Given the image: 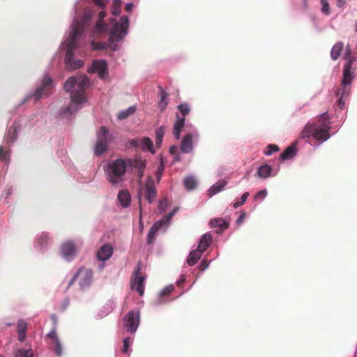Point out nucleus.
I'll return each instance as SVG.
<instances>
[{
	"label": "nucleus",
	"instance_id": "3",
	"mask_svg": "<svg viewBox=\"0 0 357 357\" xmlns=\"http://www.w3.org/2000/svg\"><path fill=\"white\" fill-rule=\"evenodd\" d=\"M105 17V12L102 10L98 14V20L96 24L95 28L98 33H102L107 32L109 35V42L112 43L111 49L116 50L117 45L115 42H119L126 36L127 30L129 26V19L128 16L123 15L121 17L119 22L115 20H111L109 24L102 22L103 18Z\"/></svg>",
	"mask_w": 357,
	"mask_h": 357
},
{
	"label": "nucleus",
	"instance_id": "29",
	"mask_svg": "<svg viewBox=\"0 0 357 357\" xmlns=\"http://www.w3.org/2000/svg\"><path fill=\"white\" fill-rule=\"evenodd\" d=\"M193 135H185L181 143V151L183 153H189L193 149Z\"/></svg>",
	"mask_w": 357,
	"mask_h": 357
},
{
	"label": "nucleus",
	"instance_id": "51",
	"mask_svg": "<svg viewBox=\"0 0 357 357\" xmlns=\"http://www.w3.org/2000/svg\"><path fill=\"white\" fill-rule=\"evenodd\" d=\"M139 139H129L126 142L125 146L127 149L137 148L139 146Z\"/></svg>",
	"mask_w": 357,
	"mask_h": 357
},
{
	"label": "nucleus",
	"instance_id": "21",
	"mask_svg": "<svg viewBox=\"0 0 357 357\" xmlns=\"http://www.w3.org/2000/svg\"><path fill=\"white\" fill-rule=\"evenodd\" d=\"M113 254V248L109 244H104L97 252V258L101 262H105Z\"/></svg>",
	"mask_w": 357,
	"mask_h": 357
},
{
	"label": "nucleus",
	"instance_id": "4",
	"mask_svg": "<svg viewBox=\"0 0 357 357\" xmlns=\"http://www.w3.org/2000/svg\"><path fill=\"white\" fill-rule=\"evenodd\" d=\"M351 50L347 46L344 54V59L347 62L344 66L342 79L340 86L335 91L337 104L340 109L345 107V102L348 98L351 91V84L354 77V74L357 68L355 61L351 59Z\"/></svg>",
	"mask_w": 357,
	"mask_h": 357
},
{
	"label": "nucleus",
	"instance_id": "35",
	"mask_svg": "<svg viewBox=\"0 0 357 357\" xmlns=\"http://www.w3.org/2000/svg\"><path fill=\"white\" fill-rule=\"evenodd\" d=\"M343 47L344 44L342 42H337L333 45L331 51V56L332 59L337 60L340 57L343 50Z\"/></svg>",
	"mask_w": 357,
	"mask_h": 357
},
{
	"label": "nucleus",
	"instance_id": "20",
	"mask_svg": "<svg viewBox=\"0 0 357 357\" xmlns=\"http://www.w3.org/2000/svg\"><path fill=\"white\" fill-rule=\"evenodd\" d=\"M227 184L228 181L225 179H222L217 181L208 188L206 192V195L208 197H213L214 195L224 190Z\"/></svg>",
	"mask_w": 357,
	"mask_h": 357
},
{
	"label": "nucleus",
	"instance_id": "25",
	"mask_svg": "<svg viewBox=\"0 0 357 357\" xmlns=\"http://www.w3.org/2000/svg\"><path fill=\"white\" fill-rule=\"evenodd\" d=\"M108 149V142L107 138L98 139L93 146V153L96 156H100Z\"/></svg>",
	"mask_w": 357,
	"mask_h": 357
},
{
	"label": "nucleus",
	"instance_id": "47",
	"mask_svg": "<svg viewBox=\"0 0 357 357\" xmlns=\"http://www.w3.org/2000/svg\"><path fill=\"white\" fill-rule=\"evenodd\" d=\"M28 324L24 319H19L17 323V332H26L27 330Z\"/></svg>",
	"mask_w": 357,
	"mask_h": 357
},
{
	"label": "nucleus",
	"instance_id": "31",
	"mask_svg": "<svg viewBox=\"0 0 357 357\" xmlns=\"http://www.w3.org/2000/svg\"><path fill=\"white\" fill-rule=\"evenodd\" d=\"M211 227H219L222 230H225L229 227V222L222 218H213L210 220Z\"/></svg>",
	"mask_w": 357,
	"mask_h": 357
},
{
	"label": "nucleus",
	"instance_id": "59",
	"mask_svg": "<svg viewBox=\"0 0 357 357\" xmlns=\"http://www.w3.org/2000/svg\"><path fill=\"white\" fill-rule=\"evenodd\" d=\"M47 337L53 339L54 342L59 340L54 328L47 334Z\"/></svg>",
	"mask_w": 357,
	"mask_h": 357
},
{
	"label": "nucleus",
	"instance_id": "26",
	"mask_svg": "<svg viewBox=\"0 0 357 357\" xmlns=\"http://www.w3.org/2000/svg\"><path fill=\"white\" fill-rule=\"evenodd\" d=\"M174 289V284H169L167 285L166 287H165L163 289H162V290L160 291V292L158 295V298L157 301L154 303V305L158 306L160 305L167 303L169 302V301L164 299L162 297L164 296L171 293L172 291H173Z\"/></svg>",
	"mask_w": 357,
	"mask_h": 357
},
{
	"label": "nucleus",
	"instance_id": "18",
	"mask_svg": "<svg viewBox=\"0 0 357 357\" xmlns=\"http://www.w3.org/2000/svg\"><path fill=\"white\" fill-rule=\"evenodd\" d=\"M297 144V141H295L282 151L280 154V161L281 163L285 160H291L296 156L298 152Z\"/></svg>",
	"mask_w": 357,
	"mask_h": 357
},
{
	"label": "nucleus",
	"instance_id": "39",
	"mask_svg": "<svg viewBox=\"0 0 357 357\" xmlns=\"http://www.w3.org/2000/svg\"><path fill=\"white\" fill-rule=\"evenodd\" d=\"M184 123L185 117L180 118L178 115H177V121L175 122L173 127V134H180L184 126Z\"/></svg>",
	"mask_w": 357,
	"mask_h": 357
},
{
	"label": "nucleus",
	"instance_id": "5",
	"mask_svg": "<svg viewBox=\"0 0 357 357\" xmlns=\"http://www.w3.org/2000/svg\"><path fill=\"white\" fill-rule=\"evenodd\" d=\"M103 170L107 180L112 185H117L124 181L127 172L126 163L124 158H116L109 160L103 166Z\"/></svg>",
	"mask_w": 357,
	"mask_h": 357
},
{
	"label": "nucleus",
	"instance_id": "42",
	"mask_svg": "<svg viewBox=\"0 0 357 357\" xmlns=\"http://www.w3.org/2000/svg\"><path fill=\"white\" fill-rule=\"evenodd\" d=\"M249 195H250V193L248 192H244L241 195L239 200L231 203V205L232 206L233 208H237L241 206L246 202V200H247L248 197H249Z\"/></svg>",
	"mask_w": 357,
	"mask_h": 357
},
{
	"label": "nucleus",
	"instance_id": "49",
	"mask_svg": "<svg viewBox=\"0 0 357 357\" xmlns=\"http://www.w3.org/2000/svg\"><path fill=\"white\" fill-rule=\"evenodd\" d=\"M54 344L55 347L54 348L53 351L58 357H60L63 354V347L61 342L59 340H56V341L54 342Z\"/></svg>",
	"mask_w": 357,
	"mask_h": 357
},
{
	"label": "nucleus",
	"instance_id": "63",
	"mask_svg": "<svg viewBox=\"0 0 357 357\" xmlns=\"http://www.w3.org/2000/svg\"><path fill=\"white\" fill-rule=\"evenodd\" d=\"M133 8V4L131 3H127L125 6V10L127 12H130Z\"/></svg>",
	"mask_w": 357,
	"mask_h": 357
},
{
	"label": "nucleus",
	"instance_id": "62",
	"mask_svg": "<svg viewBox=\"0 0 357 357\" xmlns=\"http://www.w3.org/2000/svg\"><path fill=\"white\" fill-rule=\"evenodd\" d=\"M13 191L10 187L6 188L5 190L6 198H8L12 194Z\"/></svg>",
	"mask_w": 357,
	"mask_h": 357
},
{
	"label": "nucleus",
	"instance_id": "38",
	"mask_svg": "<svg viewBox=\"0 0 357 357\" xmlns=\"http://www.w3.org/2000/svg\"><path fill=\"white\" fill-rule=\"evenodd\" d=\"M135 111L136 107L135 106H130L128 109L121 111L118 114L117 118L120 120L126 119L128 116L132 115Z\"/></svg>",
	"mask_w": 357,
	"mask_h": 357
},
{
	"label": "nucleus",
	"instance_id": "15",
	"mask_svg": "<svg viewBox=\"0 0 357 357\" xmlns=\"http://www.w3.org/2000/svg\"><path fill=\"white\" fill-rule=\"evenodd\" d=\"M88 72L97 73L101 79H104L108 75L107 64L104 60H95L92 62Z\"/></svg>",
	"mask_w": 357,
	"mask_h": 357
},
{
	"label": "nucleus",
	"instance_id": "60",
	"mask_svg": "<svg viewBox=\"0 0 357 357\" xmlns=\"http://www.w3.org/2000/svg\"><path fill=\"white\" fill-rule=\"evenodd\" d=\"M26 337V332H17V338L18 340L20 342H22L24 341Z\"/></svg>",
	"mask_w": 357,
	"mask_h": 357
},
{
	"label": "nucleus",
	"instance_id": "6",
	"mask_svg": "<svg viewBox=\"0 0 357 357\" xmlns=\"http://www.w3.org/2000/svg\"><path fill=\"white\" fill-rule=\"evenodd\" d=\"M330 122L326 114L321 116L317 123H308L303 134H328Z\"/></svg>",
	"mask_w": 357,
	"mask_h": 357
},
{
	"label": "nucleus",
	"instance_id": "50",
	"mask_svg": "<svg viewBox=\"0 0 357 357\" xmlns=\"http://www.w3.org/2000/svg\"><path fill=\"white\" fill-rule=\"evenodd\" d=\"M178 110L183 115V117H185V115L188 114L190 112V107L188 104L187 103H182L178 105L177 107Z\"/></svg>",
	"mask_w": 357,
	"mask_h": 357
},
{
	"label": "nucleus",
	"instance_id": "45",
	"mask_svg": "<svg viewBox=\"0 0 357 357\" xmlns=\"http://www.w3.org/2000/svg\"><path fill=\"white\" fill-rule=\"evenodd\" d=\"M132 340H130L129 337H125L123 340V348L122 353L124 354H130L132 349H130V344H132Z\"/></svg>",
	"mask_w": 357,
	"mask_h": 357
},
{
	"label": "nucleus",
	"instance_id": "34",
	"mask_svg": "<svg viewBox=\"0 0 357 357\" xmlns=\"http://www.w3.org/2000/svg\"><path fill=\"white\" fill-rule=\"evenodd\" d=\"M178 210L179 207L175 206L168 214L159 220H161L164 225V231H166L167 229L169 227L172 218Z\"/></svg>",
	"mask_w": 357,
	"mask_h": 357
},
{
	"label": "nucleus",
	"instance_id": "11",
	"mask_svg": "<svg viewBox=\"0 0 357 357\" xmlns=\"http://www.w3.org/2000/svg\"><path fill=\"white\" fill-rule=\"evenodd\" d=\"M18 135H5L3 139L4 145H0V161L4 162L5 165L8 167L10 160V151L6 148L12 146L17 139Z\"/></svg>",
	"mask_w": 357,
	"mask_h": 357
},
{
	"label": "nucleus",
	"instance_id": "17",
	"mask_svg": "<svg viewBox=\"0 0 357 357\" xmlns=\"http://www.w3.org/2000/svg\"><path fill=\"white\" fill-rule=\"evenodd\" d=\"M332 135H302L301 139L317 149L324 142H326Z\"/></svg>",
	"mask_w": 357,
	"mask_h": 357
},
{
	"label": "nucleus",
	"instance_id": "23",
	"mask_svg": "<svg viewBox=\"0 0 357 357\" xmlns=\"http://www.w3.org/2000/svg\"><path fill=\"white\" fill-rule=\"evenodd\" d=\"M213 236L210 232L205 233L200 237L198 244L196 246L202 252L206 251L212 244Z\"/></svg>",
	"mask_w": 357,
	"mask_h": 357
},
{
	"label": "nucleus",
	"instance_id": "16",
	"mask_svg": "<svg viewBox=\"0 0 357 357\" xmlns=\"http://www.w3.org/2000/svg\"><path fill=\"white\" fill-rule=\"evenodd\" d=\"M50 241L49 234L43 231L36 236L34 246L40 252H45L49 249Z\"/></svg>",
	"mask_w": 357,
	"mask_h": 357
},
{
	"label": "nucleus",
	"instance_id": "12",
	"mask_svg": "<svg viewBox=\"0 0 357 357\" xmlns=\"http://www.w3.org/2000/svg\"><path fill=\"white\" fill-rule=\"evenodd\" d=\"M81 278L79 281V287L82 291H87L93 282V272L91 269L84 268L81 273Z\"/></svg>",
	"mask_w": 357,
	"mask_h": 357
},
{
	"label": "nucleus",
	"instance_id": "1",
	"mask_svg": "<svg viewBox=\"0 0 357 357\" xmlns=\"http://www.w3.org/2000/svg\"><path fill=\"white\" fill-rule=\"evenodd\" d=\"M89 86V79L85 75L69 77L64 84V89L70 93L71 103L63 108L60 114L62 117L71 115L81 108L82 102L86 101L85 90Z\"/></svg>",
	"mask_w": 357,
	"mask_h": 357
},
{
	"label": "nucleus",
	"instance_id": "7",
	"mask_svg": "<svg viewBox=\"0 0 357 357\" xmlns=\"http://www.w3.org/2000/svg\"><path fill=\"white\" fill-rule=\"evenodd\" d=\"M54 88L53 80L51 77L48 75H45L41 82V84L38 86L32 95H29V98L31 96L35 98L36 100H38L43 97L48 96Z\"/></svg>",
	"mask_w": 357,
	"mask_h": 357
},
{
	"label": "nucleus",
	"instance_id": "32",
	"mask_svg": "<svg viewBox=\"0 0 357 357\" xmlns=\"http://www.w3.org/2000/svg\"><path fill=\"white\" fill-rule=\"evenodd\" d=\"M178 210L179 207L175 206L168 214L159 220H161L164 225V231H166L167 229L169 227L172 218Z\"/></svg>",
	"mask_w": 357,
	"mask_h": 357
},
{
	"label": "nucleus",
	"instance_id": "37",
	"mask_svg": "<svg viewBox=\"0 0 357 357\" xmlns=\"http://www.w3.org/2000/svg\"><path fill=\"white\" fill-rule=\"evenodd\" d=\"M183 184L186 190L192 191L197 186V181L193 176H189L183 180Z\"/></svg>",
	"mask_w": 357,
	"mask_h": 357
},
{
	"label": "nucleus",
	"instance_id": "24",
	"mask_svg": "<svg viewBox=\"0 0 357 357\" xmlns=\"http://www.w3.org/2000/svg\"><path fill=\"white\" fill-rule=\"evenodd\" d=\"M163 228L164 225L161 220H156L150 227L147 234V243L149 245L152 244L155 241V236L159 229Z\"/></svg>",
	"mask_w": 357,
	"mask_h": 357
},
{
	"label": "nucleus",
	"instance_id": "9",
	"mask_svg": "<svg viewBox=\"0 0 357 357\" xmlns=\"http://www.w3.org/2000/svg\"><path fill=\"white\" fill-rule=\"evenodd\" d=\"M124 160L126 163L127 171L133 172L135 170L137 172L138 176L141 178L146 167V160L139 156L124 158Z\"/></svg>",
	"mask_w": 357,
	"mask_h": 357
},
{
	"label": "nucleus",
	"instance_id": "10",
	"mask_svg": "<svg viewBox=\"0 0 357 357\" xmlns=\"http://www.w3.org/2000/svg\"><path fill=\"white\" fill-rule=\"evenodd\" d=\"M76 246L74 242L67 241L63 242L60 247V256L66 262L73 261L77 256Z\"/></svg>",
	"mask_w": 357,
	"mask_h": 357
},
{
	"label": "nucleus",
	"instance_id": "19",
	"mask_svg": "<svg viewBox=\"0 0 357 357\" xmlns=\"http://www.w3.org/2000/svg\"><path fill=\"white\" fill-rule=\"evenodd\" d=\"M145 198L149 204H152L157 195V191L154 186V181L151 176L147 178V181L145 184Z\"/></svg>",
	"mask_w": 357,
	"mask_h": 357
},
{
	"label": "nucleus",
	"instance_id": "57",
	"mask_svg": "<svg viewBox=\"0 0 357 357\" xmlns=\"http://www.w3.org/2000/svg\"><path fill=\"white\" fill-rule=\"evenodd\" d=\"M211 261H208L206 259H203L199 265V270L204 271H205L210 265Z\"/></svg>",
	"mask_w": 357,
	"mask_h": 357
},
{
	"label": "nucleus",
	"instance_id": "33",
	"mask_svg": "<svg viewBox=\"0 0 357 357\" xmlns=\"http://www.w3.org/2000/svg\"><path fill=\"white\" fill-rule=\"evenodd\" d=\"M178 210L179 207L175 206L168 214L159 220H161L164 225V231H166L167 229L169 227L172 218Z\"/></svg>",
	"mask_w": 357,
	"mask_h": 357
},
{
	"label": "nucleus",
	"instance_id": "27",
	"mask_svg": "<svg viewBox=\"0 0 357 357\" xmlns=\"http://www.w3.org/2000/svg\"><path fill=\"white\" fill-rule=\"evenodd\" d=\"M117 199L123 208H126L130 206L131 197L128 190H120L118 193Z\"/></svg>",
	"mask_w": 357,
	"mask_h": 357
},
{
	"label": "nucleus",
	"instance_id": "14",
	"mask_svg": "<svg viewBox=\"0 0 357 357\" xmlns=\"http://www.w3.org/2000/svg\"><path fill=\"white\" fill-rule=\"evenodd\" d=\"M279 167L274 169L273 167L268 164H264L259 166L256 172L257 178L261 180H266L271 177H274L278 175Z\"/></svg>",
	"mask_w": 357,
	"mask_h": 357
},
{
	"label": "nucleus",
	"instance_id": "56",
	"mask_svg": "<svg viewBox=\"0 0 357 357\" xmlns=\"http://www.w3.org/2000/svg\"><path fill=\"white\" fill-rule=\"evenodd\" d=\"M69 304H70L69 298L68 297L65 298L62 301V302L61 303V305H60L61 311L64 312L69 306Z\"/></svg>",
	"mask_w": 357,
	"mask_h": 357
},
{
	"label": "nucleus",
	"instance_id": "48",
	"mask_svg": "<svg viewBox=\"0 0 357 357\" xmlns=\"http://www.w3.org/2000/svg\"><path fill=\"white\" fill-rule=\"evenodd\" d=\"M169 206L168 200L167 198H164L160 200L158 202V211L160 213H163Z\"/></svg>",
	"mask_w": 357,
	"mask_h": 357
},
{
	"label": "nucleus",
	"instance_id": "43",
	"mask_svg": "<svg viewBox=\"0 0 357 357\" xmlns=\"http://www.w3.org/2000/svg\"><path fill=\"white\" fill-rule=\"evenodd\" d=\"M82 271L83 267H80L74 273L73 275L68 282L65 291H67L69 289V288L75 283L78 277L80 276Z\"/></svg>",
	"mask_w": 357,
	"mask_h": 357
},
{
	"label": "nucleus",
	"instance_id": "54",
	"mask_svg": "<svg viewBox=\"0 0 357 357\" xmlns=\"http://www.w3.org/2000/svg\"><path fill=\"white\" fill-rule=\"evenodd\" d=\"M92 2L100 8H104L108 3L107 0H91Z\"/></svg>",
	"mask_w": 357,
	"mask_h": 357
},
{
	"label": "nucleus",
	"instance_id": "28",
	"mask_svg": "<svg viewBox=\"0 0 357 357\" xmlns=\"http://www.w3.org/2000/svg\"><path fill=\"white\" fill-rule=\"evenodd\" d=\"M203 252L197 248H192L186 259V263L189 266H194L197 263L203 255Z\"/></svg>",
	"mask_w": 357,
	"mask_h": 357
},
{
	"label": "nucleus",
	"instance_id": "22",
	"mask_svg": "<svg viewBox=\"0 0 357 357\" xmlns=\"http://www.w3.org/2000/svg\"><path fill=\"white\" fill-rule=\"evenodd\" d=\"M116 308V303L114 300H108L105 304L100 309L98 314V319H102L111 314Z\"/></svg>",
	"mask_w": 357,
	"mask_h": 357
},
{
	"label": "nucleus",
	"instance_id": "58",
	"mask_svg": "<svg viewBox=\"0 0 357 357\" xmlns=\"http://www.w3.org/2000/svg\"><path fill=\"white\" fill-rule=\"evenodd\" d=\"M91 48L93 50H100L105 49V46L102 43H96L93 41L91 43Z\"/></svg>",
	"mask_w": 357,
	"mask_h": 357
},
{
	"label": "nucleus",
	"instance_id": "40",
	"mask_svg": "<svg viewBox=\"0 0 357 357\" xmlns=\"http://www.w3.org/2000/svg\"><path fill=\"white\" fill-rule=\"evenodd\" d=\"M280 151V148L277 144H270L266 146L264 151V153L266 156H270L273 153Z\"/></svg>",
	"mask_w": 357,
	"mask_h": 357
},
{
	"label": "nucleus",
	"instance_id": "36",
	"mask_svg": "<svg viewBox=\"0 0 357 357\" xmlns=\"http://www.w3.org/2000/svg\"><path fill=\"white\" fill-rule=\"evenodd\" d=\"M159 89V93L160 96V100L158 103V107L160 109L161 111L165 110L166 108L168 102L167 100V98L168 97V93L164 90V89L161 86H158Z\"/></svg>",
	"mask_w": 357,
	"mask_h": 357
},
{
	"label": "nucleus",
	"instance_id": "61",
	"mask_svg": "<svg viewBox=\"0 0 357 357\" xmlns=\"http://www.w3.org/2000/svg\"><path fill=\"white\" fill-rule=\"evenodd\" d=\"M164 135H156L155 145L156 147L160 148L162 142Z\"/></svg>",
	"mask_w": 357,
	"mask_h": 357
},
{
	"label": "nucleus",
	"instance_id": "52",
	"mask_svg": "<svg viewBox=\"0 0 357 357\" xmlns=\"http://www.w3.org/2000/svg\"><path fill=\"white\" fill-rule=\"evenodd\" d=\"M321 3L322 5L321 11L326 15H329L330 6L327 0H321Z\"/></svg>",
	"mask_w": 357,
	"mask_h": 357
},
{
	"label": "nucleus",
	"instance_id": "30",
	"mask_svg": "<svg viewBox=\"0 0 357 357\" xmlns=\"http://www.w3.org/2000/svg\"><path fill=\"white\" fill-rule=\"evenodd\" d=\"M139 145L142 151H149L151 153L154 154L155 151L154 149L152 140L148 137H144L139 142Z\"/></svg>",
	"mask_w": 357,
	"mask_h": 357
},
{
	"label": "nucleus",
	"instance_id": "53",
	"mask_svg": "<svg viewBox=\"0 0 357 357\" xmlns=\"http://www.w3.org/2000/svg\"><path fill=\"white\" fill-rule=\"evenodd\" d=\"M164 162L162 161L160 162L159 166L158 167L157 171H156V179L158 181H160L161 179V175L162 172L164 171Z\"/></svg>",
	"mask_w": 357,
	"mask_h": 357
},
{
	"label": "nucleus",
	"instance_id": "64",
	"mask_svg": "<svg viewBox=\"0 0 357 357\" xmlns=\"http://www.w3.org/2000/svg\"><path fill=\"white\" fill-rule=\"evenodd\" d=\"M185 281V278L182 275L181 278L176 280V284L178 285H181V284L184 283Z\"/></svg>",
	"mask_w": 357,
	"mask_h": 357
},
{
	"label": "nucleus",
	"instance_id": "2",
	"mask_svg": "<svg viewBox=\"0 0 357 357\" xmlns=\"http://www.w3.org/2000/svg\"><path fill=\"white\" fill-rule=\"evenodd\" d=\"M94 14L91 8H86L83 15V19L81 20H75L72 29L73 32L70 36L68 49L65 56V64L68 69L74 70L82 66L84 61L81 59L73 61V50L77 47L76 40L84 32L85 27Z\"/></svg>",
	"mask_w": 357,
	"mask_h": 357
},
{
	"label": "nucleus",
	"instance_id": "55",
	"mask_svg": "<svg viewBox=\"0 0 357 357\" xmlns=\"http://www.w3.org/2000/svg\"><path fill=\"white\" fill-rule=\"evenodd\" d=\"M245 216H246V213L245 211H243L241 213L238 218L236 220L235 224L238 227H239L242 225Z\"/></svg>",
	"mask_w": 357,
	"mask_h": 357
},
{
	"label": "nucleus",
	"instance_id": "13",
	"mask_svg": "<svg viewBox=\"0 0 357 357\" xmlns=\"http://www.w3.org/2000/svg\"><path fill=\"white\" fill-rule=\"evenodd\" d=\"M141 271V267L139 263H138L137 266L134 271L133 274L135 275V278L134 281L131 284V288L135 289L139 296H143L144 294V281L145 277L143 275H139V272Z\"/></svg>",
	"mask_w": 357,
	"mask_h": 357
},
{
	"label": "nucleus",
	"instance_id": "46",
	"mask_svg": "<svg viewBox=\"0 0 357 357\" xmlns=\"http://www.w3.org/2000/svg\"><path fill=\"white\" fill-rule=\"evenodd\" d=\"M268 195V192L266 189H262L259 190L254 196L255 201L262 202Z\"/></svg>",
	"mask_w": 357,
	"mask_h": 357
},
{
	"label": "nucleus",
	"instance_id": "8",
	"mask_svg": "<svg viewBox=\"0 0 357 357\" xmlns=\"http://www.w3.org/2000/svg\"><path fill=\"white\" fill-rule=\"evenodd\" d=\"M123 322L128 333H135L140 323L139 311L138 310L129 311L123 317Z\"/></svg>",
	"mask_w": 357,
	"mask_h": 357
},
{
	"label": "nucleus",
	"instance_id": "41",
	"mask_svg": "<svg viewBox=\"0 0 357 357\" xmlns=\"http://www.w3.org/2000/svg\"><path fill=\"white\" fill-rule=\"evenodd\" d=\"M121 0H114L112 3V13L114 15L118 16L121 13Z\"/></svg>",
	"mask_w": 357,
	"mask_h": 357
},
{
	"label": "nucleus",
	"instance_id": "44",
	"mask_svg": "<svg viewBox=\"0 0 357 357\" xmlns=\"http://www.w3.org/2000/svg\"><path fill=\"white\" fill-rule=\"evenodd\" d=\"M15 357H33V353L31 349H17Z\"/></svg>",
	"mask_w": 357,
	"mask_h": 357
}]
</instances>
